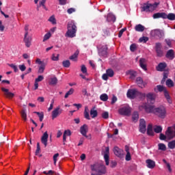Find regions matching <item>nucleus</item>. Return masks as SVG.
<instances>
[{
	"label": "nucleus",
	"instance_id": "1",
	"mask_svg": "<svg viewBox=\"0 0 175 175\" xmlns=\"http://www.w3.org/2000/svg\"><path fill=\"white\" fill-rule=\"evenodd\" d=\"M67 31L66 33V36L67 38H75L76 37V33L77 32V27L75 24L74 21H70L67 25Z\"/></svg>",
	"mask_w": 175,
	"mask_h": 175
},
{
	"label": "nucleus",
	"instance_id": "2",
	"mask_svg": "<svg viewBox=\"0 0 175 175\" xmlns=\"http://www.w3.org/2000/svg\"><path fill=\"white\" fill-rule=\"evenodd\" d=\"M92 172H96L100 174H106V166L103 163H96L90 165Z\"/></svg>",
	"mask_w": 175,
	"mask_h": 175
},
{
	"label": "nucleus",
	"instance_id": "3",
	"mask_svg": "<svg viewBox=\"0 0 175 175\" xmlns=\"http://www.w3.org/2000/svg\"><path fill=\"white\" fill-rule=\"evenodd\" d=\"M159 5V3L157 2H155L154 3H150L148 2L145 3L141 7L142 12H146V13H148L150 12H154V10H155V9L158 8Z\"/></svg>",
	"mask_w": 175,
	"mask_h": 175
},
{
	"label": "nucleus",
	"instance_id": "4",
	"mask_svg": "<svg viewBox=\"0 0 175 175\" xmlns=\"http://www.w3.org/2000/svg\"><path fill=\"white\" fill-rule=\"evenodd\" d=\"M165 135L167 136V139H168L169 140H172V139H174L175 124L172 126L167 127V129L165 131Z\"/></svg>",
	"mask_w": 175,
	"mask_h": 175
},
{
	"label": "nucleus",
	"instance_id": "5",
	"mask_svg": "<svg viewBox=\"0 0 175 175\" xmlns=\"http://www.w3.org/2000/svg\"><path fill=\"white\" fill-rule=\"evenodd\" d=\"M151 36L153 38H155L156 39H162L163 36H165V33H163V31L157 29L152 30L150 32Z\"/></svg>",
	"mask_w": 175,
	"mask_h": 175
},
{
	"label": "nucleus",
	"instance_id": "6",
	"mask_svg": "<svg viewBox=\"0 0 175 175\" xmlns=\"http://www.w3.org/2000/svg\"><path fill=\"white\" fill-rule=\"evenodd\" d=\"M139 110H145L146 113H155V108L153 105L142 104L139 107Z\"/></svg>",
	"mask_w": 175,
	"mask_h": 175
},
{
	"label": "nucleus",
	"instance_id": "7",
	"mask_svg": "<svg viewBox=\"0 0 175 175\" xmlns=\"http://www.w3.org/2000/svg\"><path fill=\"white\" fill-rule=\"evenodd\" d=\"M119 113L121 116H131V107L125 105L119 109Z\"/></svg>",
	"mask_w": 175,
	"mask_h": 175
},
{
	"label": "nucleus",
	"instance_id": "8",
	"mask_svg": "<svg viewBox=\"0 0 175 175\" xmlns=\"http://www.w3.org/2000/svg\"><path fill=\"white\" fill-rule=\"evenodd\" d=\"M154 113L160 118H165L166 117V109L163 107L156 108Z\"/></svg>",
	"mask_w": 175,
	"mask_h": 175
},
{
	"label": "nucleus",
	"instance_id": "9",
	"mask_svg": "<svg viewBox=\"0 0 175 175\" xmlns=\"http://www.w3.org/2000/svg\"><path fill=\"white\" fill-rule=\"evenodd\" d=\"M62 109H61V107L58 106L56 108L53 109L52 111V120H55L57 117H59L61 114H62Z\"/></svg>",
	"mask_w": 175,
	"mask_h": 175
},
{
	"label": "nucleus",
	"instance_id": "10",
	"mask_svg": "<svg viewBox=\"0 0 175 175\" xmlns=\"http://www.w3.org/2000/svg\"><path fill=\"white\" fill-rule=\"evenodd\" d=\"M138 91L136 89H130L127 92V98L129 99H135V98L137 97Z\"/></svg>",
	"mask_w": 175,
	"mask_h": 175
},
{
	"label": "nucleus",
	"instance_id": "11",
	"mask_svg": "<svg viewBox=\"0 0 175 175\" xmlns=\"http://www.w3.org/2000/svg\"><path fill=\"white\" fill-rule=\"evenodd\" d=\"M113 76H114V71L111 68H109L106 70V73L103 75L102 79L107 81L109 77H113Z\"/></svg>",
	"mask_w": 175,
	"mask_h": 175
},
{
	"label": "nucleus",
	"instance_id": "12",
	"mask_svg": "<svg viewBox=\"0 0 175 175\" xmlns=\"http://www.w3.org/2000/svg\"><path fill=\"white\" fill-rule=\"evenodd\" d=\"M23 42H25L26 47H31L32 37H31L29 34L25 33Z\"/></svg>",
	"mask_w": 175,
	"mask_h": 175
},
{
	"label": "nucleus",
	"instance_id": "13",
	"mask_svg": "<svg viewBox=\"0 0 175 175\" xmlns=\"http://www.w3.org/2000/svg\"><path fill=\"white\" fill-rule=\"evenodd\" d=\"M1 91L4 92V96H5V98H8V99H12V98H14V93L10 92L9 91V89L1 88Z\"/></svg>",
	"mask_w": 175,
	"mask_h": 175
},
{
	"label": "nucleus",
	"instance_id": "14",
	"mask_svg": "<svg viewBox=\"0 0 175 175\" xmlns=\"http://www.w3.org/2000/svg\"><path fill=\"white\" fill-rule=\"evenodd\" d=\"M146 120H144V119H140L139 132H141V133H146Z\"/></svg>",
	"mask_w": 175,
	"mask_h": 175
},
{
	"label": "nucleus",
	"instance_id": "15",
	"mask_svg": "<svg viewBox=\"0 0 175 175\" xmlns=\"http://www.w3.org/2000/svg\"><path fill=\"white\" fill-rule=\"evenodd\" d=\"M110 153V148L109 147L105 148V150L104 152V159L105 161V165H107V166H109V154Z\"/></svg>",
	"mask_w": 175,
	"mask_h": 175
},
{
	"label": "nucleus",
	"instance_id": "16",
	"mask_svg": "<svg viewBox=\"0 0 175 175\" xmlns=\"http://www.w3.org/2000/svg\"><path fill=\"white\" fill-rule=\"evenodd\" d=\"M113 152L116 157H118V158H122V156L124 155V150L117 146L114 147Z\"/></svg>",
	"mask_w": 175,
	"mask_h": 175
},
{
	"label": "nucleus",
	"instance_id": "17",
	"mask_svg": "<svg viewBox=\"0 0 175 175\" xmlns=\"http://www.w3.org/2000/svg\"><path fill=\"white\" fill-rule=\"evenodd\" d=\"M87 132H88V126H87V124H83L80 128V133H81L82 135H83L85 137L88 139Z\"/></svg>",
	"mask_w": 175,
	"mask_h": 175
},
{
	"label": "nucleus",
	"instance_id": "18",
	"mask_svg": "<svg viewBox=\"0 0 175 175\" xmlns=\"http://www.w3.org/2000/svg\"><path fill=\"white\" fill-rule=\"evenodd\" d=\"M49 140V134L47 133V131L44 133L41 137V142L42 144H44V147H47V142Z\"/></svg>",
	"mask_w": 175,
	"mask_h": 175
},
{
	"label": "nucleus",
	"instance_id": "19",
	"mask_svg": "<svg viewBox=\"0 0 175 175\" xmlns=\"http://www.w3.org/2000/svg\"><path fill=\"white\" fill-rule=\"evenodd\" d=\"M98 54L101 57H106L107 55V46H103L98 50Z\"/></svg>",
	"mask_w": 175,
	"mask_h": 175
},
{
	"label": "nucleus",
	"instance_id": "20",
	"mask_svg": "<svg viewBox=\"0 0 175 175\" xmlns=\"http://www.w3.org/2000/svg\"><path fill=\"white\" fill-rule=\"evenodd\" d=\"M153 18H164L166 19V13L165 12H157L153 14Z\"/></svg>",
	"mask_w": 175,
	"mask_h": 175
},
{
	"label": "nucleus",
	"instance_id": "21",
	"mask_svg": "<svg viewBox=\"0 0 175 175\" xmlns=\"http://www.w3.org/2000/svg\"><path fill=\"white\" fill-rule=\"evenodd\" d=\"M146 166L148 169H154L155 167V161L152 159H147L146 161Z\"/></svg>",
	"mask_w": 175,
	"mask_h": 175
},
{
	"label": "nucleus",
	"instance_id": "22",
	"mask_svg": "<svg viewBox=\"0 0 175 175\" xmlns=\"http://www.w3.org/2000/svg\"><path fill=\"white\" fill-rule=\"evenodd\" d=\"M148 102H150V103H154L155 102V95L152 93H148L146 95Z\"/></svg>",
	"mask_w": 175,
	"mask_h": 175
},
{
	"label": "nucleus",
	"instance_id": "23",
	"mask_svg": "<svg viewBox=\"0 0 175 175\" xmlns=\"http://www.w3.org/2000/svg\"><path fill=\"white\" fill-rule=\"evenodd\" d=\"M146 61L147 60H146L145 58H141L139 59V66L142 69H144V70H147V66L146 65Z\"/></svg>",
	"mask_w": 175,
	"mask_h": 175
},
{
	"label": "nucleus",
	"instance_id": "24",
	"mask_svg": "<svg viewBox=\"0 0 175 175\" xmlns=\"http://www.w3.org/2000/svg\"><path fill=\"white\" fill-rule=\"evenodd\" d=\"M166 57L169 59H173L174 58V51L170 49L166 54Z\"/></svg>",
	"mask_w": 175,
	"mask_h": 175
},
{
	"label": "nucleus",
	"instance_id": "25",
	"mask_svg": "<svg viewBox=\"0 0 175 175\" xmlns=\"http://www.w3.org/2000/svg\"><path fill=\"white\" fill-rule=\"evenodd\" d=\"M165 68H166V63H160L157 67V70H158L159 72H163Z\"/></svg>",
	"mask_w": 175,
	"mask_h": 175
},
{
	"label": "nucleus",
	"instance_id": "26",
	"mask_svg": "<svg viewBox=\"0 0 175 175\" xmlns=\"http://www.w3.org/2000/svg\"><path fill=\"white\" fill-rule=\"evenodd\" d=\"M144 29H146V27H144V26H143L141 24L137 25L135 27V30L137 32H143V31H144Z\"/></svg>",
	"mask_w": 175,
	"mask_h": 175
},
{
	"label": "nucleus",
	"instance_id": "27",
	"mask_svg": "<svg viewBox=\"0 0 175 175\" xmlns=\"http://www.w3.org/2000/svg\"><path fill=\"white\" fill-rule=\"evenodd\" d=\"M136 83L137 85L140 87V88H144V82H143V79H142V77H137L136 79Z\"/></svg>",
	"mask_w": 175,
	"mask_h": 175
},
{
	"label": "nucleus",
	"instance_id": "28",
	"mask_svg": "<svg viewBox=\"0 0 175 175\" xmlns=\"http://www.w3.org/2000/svg\"><path fill=\"white\" fill-rule=\"evenodd\" d=\"M147 133L149 136H154V131L152 130V124L148 125Z\"/></svg>",
	"mask_w": 175,
	"mask_h": 175
},
{
	"label": "nucleus",
	"instance_id": "29",
	"mask_svg": "<svg viewBox=\"0 0 175 175\" xmlns=\"http://www.w3.org/2000/svg\"><path fill=\"white\" fill-rule=\"evenodd\" d=\"M80 52L79 51H76V52L70 57V59H71V61H74L76 62L77 61V57H79V53Z\"/></svg>",
	"mask_w": 175,
	"mask_h": 175
},
{
	"label": "nucleus",
	"instance_id": "30",
	"mask_svg": "<svg viewBox=\"0 0 175 175\" xmlns=\"http://www.w3.org/2000/svg\"><path fill=\"white\" fill-rule=\"evenodd\" d=\"M166 90V88L163 87V85H158L157 86V88H154V91L157 92V91H159V92H164Z\"/></svg>",
	"mask_w": 175,
	"mask_h": 175
},
{
	"label": "nucleus",
	"instance_id": "31",
	"mask_svg": "<svg viewBox=\"0 0 175 175\" xmlns=\"http://www.w3.org/2000/svg\"><path fill=\"white\" fill-rule=\"evenodd\" d=\"M70 135H72L70 130L64 131V133L63 135V142H66V136H70Z\"/></svg>",
	"mask_w": 175,
	"mask_h": 175
},
{
	"label": "nucleus",
	"instance_id": "32",
	"mask_svg": "<svg viewBox=\"0 0 175 175\" xmlns=\"http://www.w3.org/2000/svg\"><path fill=\"white\" fill-rule=\"evenodd\" d=\"M33 113L34 114H37V116L39 117L40 122H42V121H43V119L44 118V113L38 111H34Z\"/></svg>",
	"mask_w": 175,
	"mask_h": 175
},
{
	"label": "nucleus",
	"instance_id": "33",
	"mask_svg": "<svg viewBox=\"0 0 175 175\" xmlns=\"http://www.w3.org/2000/svg\"><path fill=\"white\" fill-rule=\"evenodd\" d=\"M107 21H112L113 23H114L116 21V16H114V14H109L107 15Z\"/></svg>",
	"mask_w": 175,
	"mask_h": 175
},
{
	"label": "nucleus",
	"instance_id": "34",
	"mask_svg": "<svg viewBox=\"0 0 175 175\" xmlns=\"http://www.w3.org/2000/svg\"><path fill=\"white\" fill-rule=\"evenodd\" d=\"M166 18L170 20L171 21H173L174 20H175V14L173 13H170L168 15L165 14V19Z\"/></svg>",
	"mask_w": 175,
	"mask_h": 175
},
{
	"label": "nucleus",
	"instance_id": "35",
	"mask_svg": "<svg viewBox=\"0 0 175 175\" xmlns=\"http://www.w3.org/2000/svg\"><path fill=\"white\" fill-rule=\"evenodd\" d=\"M44 69H46V64H42L39 67H38V73H43L44 72Z\"/></svg>",
	"mask_w": 175,
	"mask_h": 175
},
{
	"label": "nucleus",
	"instance_id": "36",
	"mask_svg": "<svg viewBox=\"0 0 175 175\" xmlns=\"http://www.w3.org/2000/svg\"><path fill=\"white\" fill-rule=\"evenodd\" d=\"M165 84L167 87H169L170 88H172V87L174 86V83H173V81H172L170 79L166 81Z\"/></svg>",
	"mask_w": 175,
	"mask_h": 175
},
{
	"label": "nucleus",
	"instance_id": "37",
	"mask_svg": "<svg viewBox=\"0 0 175 175\" xmlns=\"http://www.w3.org/2000/svg\"><path fill=\"white\" fill-rule=\"evenodd\" d=\"M132 119H133V121L136 122V121H137L139 120V113H137L136 111L134 112L132 116Z\"/></svg>",
	"mask_w": 175,
	"mask_h": 175
},
{
	"label": "nucleus",
	"instance_id": "38",
	"mask_svg": "<svg viewBox=\"0 0 175 175\" xmlns=\"http://www.w3.org/2000/svg\"><path fill=\"white\" fill-rule=\"evenodd\" d=\"M100 99L103 102H106L107 99H109V96H107L106 94H103L100 96Z\"/></svg>",
	"mask_w": 175,
	"mask_h": 175
},
{
	"label": "nucleus",
	"instance_id": "39",
	"mask_svg": "<svg viewBox=\"0 0 175 175\" xmlns=\"http://www.w3.org/2000/svg\"><path fill=\"white\" fill-rule=\"evenodd\" d=\"M90 116H92V118H95V117H97L98 116V111L95 109H91Z\"/></svg>",
	"mask_w": 175,
	"mask_h": 175
},
{
	"label": "nucleus",
	"instance_id": "40",
	"mask_svg": "<svg viewBox=\"0 0 175 175\" xmlns=\"http://www.w3.org/2000/svg\"><path fill=\"white\" fill-rule=\"evenodd\" d=\"M57 83H58V79H57V77H53L51 79L49 84H51V85H55Z\"/></svg>",
	"mask_w": 175,
	"mask_h": 175
},
{
	"label": "nucleus",
	"instance_id": "41",
	"mask_svg": "<svg viewBox=\"0 0 175 175\" xmlns=\"http://www.w3.org/2000/svg\"><path fill=\"white\" fill-rule=\"evenodd\" d=\"M88 110V107H85L84 111V117L86 118V120H91V118H90V113L87 111Z\"/></svg>",
	"mask_w": 175,
	"mask_h": 175
},
{
	"label": "nucleus",
	"instance_id": "42",
	"mask_svg": "<svg viewBox=\"0 0 175 175\" xmlns=\"http://www.w3.org/2000/svg\"><path fill=\"white\" fill-rule=\"evenodd\" d=\"M73 92H75V90L73 88L70 89L69 91L66 93L64 98L66 99V98H68L69 96L73 94Z\"/></svg>",
	"mask_w": 175,
	"mask_h": 175
},
{
	"label": "nucleus",
	"instance_id": "43",
	"mask_svg": "<svg viewBox=\"0 0 175 175\" xmlns=\"http://www.w3.org/2000/svg\"><path fill=\"white\" fill-rule=\"evenodd\" d=\"M163 162L166 165L167 169H168V172H170V173H172V167L170 166V163H167V161H166V159H163Z\"/></svg>",
	"mask_w": 175,
	"mask_h": 175
},
{
	"label": "nucleus",
	"instance_id": "44",
	"mask_svg": "<svg viewBox=\"0 0 175 175\" xmlns=\"http://www.w3.org/2000/svg\"><path fill=\"white\" fill-rule=\"evenodd\" d=\"M168 147L170 150H174L175 148V140H172L168 143Z\"/></svg>",
	"mask_w": 175,
	"mask_h": 175
},
{
	"label": "nucleus",
	"instance_id": "45",
	"mask_svg": "<svg viewBox=\"0 0 175 175\" xmlns=\"http://www.w3.org/2000/svg\"><path fill=\"white\" fill-rule=\"evenodd\" d=\"M159 150L161 151H166V145L164 144H158Z\"/></svg>",
	"mask_w": 175,
	"mask_h": 175
},
{
	"label": "nucleus",
	"instance_id": "46",
	"mask_svg": "<svg viewBox=\"0 0 175 175\" xmlns=\"http://www.w3.org/2000/svg\"><path fill=\"white\" fill-rule=\"evenodd\" d=\"M154 131L156 133H161V132H162V126H155L154 128Z\"/></svg>",
	"mask_w": 175,
	"mask_h": 175
},
{
	"label": "nucleus",
	"instance_id": "47",
	"mask_svg": "<svg viewBox=\"0 0 175 175\" xmlns=\"http://www.w3.org/2000/svg\"><path fill=\"white\" fill-rule=\"evenodd\" d=\"M163 92H164V96L166 98L167 102L170 103V95L169 94V92L166 90Z\"/></svg>",
	"mask_w": 175,
	"mask_h": 175
},
{
	"label": "nucleus",
	"instance_id": "48",
	"mask_svg": "<svg viewBox=\"0 0 175 175\" xmlns=\"http://www.w3.org/2000/svg\"><path fill=\"white\" fill-rule=\"evenodd\" d=\"M62 64L64 68H69L70 66V62L69 60L63 61Z\"/></svg>",
	"mask_w": 175,
	"mask_h": 175
},
{
	"label": "nucleus",
	"instance_id": "49",
	"mask_svg": "<svg viewBox=\"0 0 175 175\" xmlns=\"http://www.w3.org/2000/svg\"><path fill=\"white\" fill-rule=\"evenodd\" d=\"M51 38V33L48 32L44 36L43 42H46V40H49V38Z\"/></svg>",
	"mask_w": 175,
	"mask_h": 175
},
{
	"label": "nucleus",
	"instance_id": "50",
	"mask_svg": "<svg viewBox=\"0 0 175 175\" xmlns=\"http://www.w3.org/2000/svg\"><path fill=\"white\" fill-rule=\"evenodd\" d=\"M49 21H50V23H51L52 24H57V20H55V16H54V15L51 16L49 18Z\"/></svg>",
	"mask_w": 175,
	"mask_h": 175
},
{
	"label": "nucleus",
	"instance_id": "51",
	"mask_svg": "<svg viewBox=\"0 0 175 175\" xmlns=\"http://www.w3.org/2000/svg\"><path fill=\"white\" fill-rule=\"evenodd\" d=\"M58 157H59V153H56L53 155V163L54 165H57V161H58Z\"/></svg>",
	"mask_w": 175,
	"mask_h": 175
},
{
	"label": "nucleus",
	"instance_id": "52",
	"mask_svg": "<svg viewBox=\"0 0 175 175\" xmlns=\"http://www.w3.org/2000/svg\"><path fill=\"white\" fill-rule=\"evenodd\" d=\"M137 96L139 98V99H144V98H146V94L138 92Z\"/></svg>",
	"mask_w": 175,
	"mask_h": 175
},
{
	"label": "nucleus",
	"instance_id": "53",
	"mask_svg": "<svg viewBox=\"0 0 175 175\" xmlns=\"http://www.w3.org/2000/svg\"><path fill=\"white\" fill-rule=\"evenodd\" d=\"M9 66H10V68H12V69H14V71L17 73V72H18V68H17V66L13 64H9Z\"/></svg>",
	"mask_w": 175,
	"mask_h": 175
},
{
	"label": "nucleus",
	"instance_id": "54",
	"mask_svg": "<svg viewBox=\"0 0 175 175\" xmlns=\"http://www.w3.org/2000/svg\"><path fill=\"white\" fill-rule=\"evenodd\" d=\"M21 117L24 121H27V113L25 112V110L21 111Z\"/></svg>",
	"mask_w": 175,
	"mask_h": 175
},
{
	"label": "nucleus",
	"instance_id": "55",
	"mask_svg": "<svg viewBox=\"0 0 175 175\" xmlns=\"http://www.w3.org/2000/svg\"><path fill=\"white\" fill-rule=\"evenodd\" d=\"M139 42L142 43H146V42H148V37H142L139 38Z\"/></svg>",
	"mask_w": 175,
	"mask_h": 175
},
{
	"label": "nucleus",
	"instance_id": "56",
	"mask_svg": "<svg viewBox=\"0 0 175 175\" xmlns=\"http://www.w3.org/2000/svg\"><path fill=\"white\" fill-rule=\"evenodd\" d=\"M46 3V0H42L39 2V5H37V10H39V8H40L41 6H44V5H45Z\"/></svg>",
	"mask_w": 175,
	"mask_h": 175
},
{
	"label": "nucleus",
	"instance_id": "57",
	"mask_svg": "<svg viewBox=\"0 0 175 175\" xmlns=\"http://www.w3.org/2000/svg\"><path fill=\"white\" fill-rule=\"evenodd\" d=\"M58 59H59V55L57 54L55 56V54H53V55H52V61H58Z\"/></svg>",
	"mask_w": 175,
	"mask_h": 175
},
{
	"label": "nucleus",
	"instance_id": "58",
	"mask_svg": "<svg viewBox=\"0 0 175 175\" xmlns=\"http://www.w3.org/2000/svg\"><path fill=\"white\" fill-rule=\"evenodd\" d=\"M81 71L82 72V73H87V67H85V65H82L81 66Z\"/></svg>",
	"mask_w": 175,
	"mask_h": 175
},
{
	"label": "nucleus",
	"instance_id": "59",
	"mask_svg": "<svg viewBox=\"0 0 175 175\" xmlns=\"http://www.w3.org/2000/svg\"><path fill=\"white\" fill-rule=\"evenodd\" d=\"M110 29L107 28L105 29H103V32H104V35L105 36H109V35H110Z\"/></svg>",
	"mask_w": 175,
	"mask_h": 175
},
{
	"label": "nucleus",
	"instance_id": "60",
	"mask_svg": "<svg viewBox=\"0 0 175 175\" xmlns=\"http://www.w3.org/2000/svg\"><path fill=\"white\" fill-rule=\"evenodd\" d=\"M103 118H105V120H107V118H109V112L105 111L102 113Z\"/></svg>",
	"mask_w": 175,
	"mask_h": 175
},
{
	"label": "nucleus",
	"instance_id": "61",
	"mask_svg": "<svg viewBox=\"0 0 175 175\" xmlns=\"http://www.w3.org/2000/svg\"><path fill=\"white\" fill-rule=\"evenodd\" d=\"M44 79L43 75H40L38 77L37 79H36L35 81H37V83H39V81H42V80Z\"/></svg>",
	"mask_w": 175,
	"mask_h": 175
},
{
	"label": "nucleus",
	"instance_id": "62",
	"mask_svg": "<svg viewBox=\"0 0 175 175\" xmlns=\"http://www.w3.org/2000/svg\"><path fill=\"white\" fill-rule=\"evenodd\" d=\"M159 139H160V140H166V139H167V136H166V134L164 135V134L161 133L160 136H159Z\"/></svg>",
	"mask_w": 175,
	"mask_h": 175
},
{
	"label": "nucleus",
	"instance_id": "63",
	"mask_svg": "<svg viewBox=\"0 0 175 175\" xmlns=\"http://www.w3.org/2000/svg\"><path fill=\"white\" fill-rule=\"evenodd\" d=\"M125 159L127 161H131V159H132V157H131V152L126 153Z\"/></svg>",
	"mask_w": 175,
	"mask_h": 175
},
{
	"label": "nucleus",
	"instance_id": "64",
	"mask_svg": "<svg viewBox=\"0 0 175 175\" xmlns=\"http://www.w3.org/2000/svg\"><path fill=\"white\" fill-rule=\"evenodd\" d=\"M130 50L131 51H135L136 50V44H132L131 46H130Z\"/></svg>",
	"mask_w": 175,
	"mask_h": 175
}]
</instances>
